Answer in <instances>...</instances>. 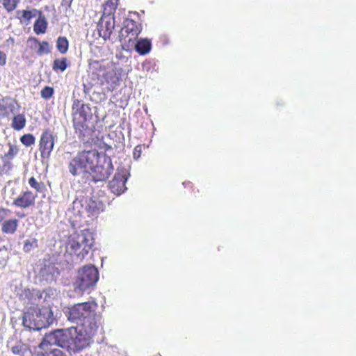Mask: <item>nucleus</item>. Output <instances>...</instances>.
Here are the masks:
<instances>
[{"mask_svg":"<svg viewBox=\"0 0 356 356\" xmlns=\"http://www.w3.org/2000/svg\"><path fill=\"white\" fill-rule=\"evenodd\" d=\"M92 114L88 104L75 99L72 104V122L79 138L88 136L92 132Z\"/></svg>","mask_w":356,"mask_h":356,"instance_id":"obj_1","label":"nucleus"},{"mask_svg":"<svg viewBox=\"0 0 356 356\" xmlns=\"http://www.w3.org/2000/svg\"><path fill=\"white\" fill-rule=\"evenodd\" d=\"M102 156L97 150L82 151L79 152L70 161L68 168L70 172L76 176L79 174H90Z\"/></svg>","mask_w":356,"mask_h":356,"instance_id":"obj_2","label":"nucleus"},{"mask_svg":"<svg viewBox=\"0 0 356 356\" xmlns=\"http://www.w3.org/2000/svg\"><path fill=\"white\" fill-rule=\"evenodd\" d=\"M52 321V312L47 308L31 307L23 314L22 324L35 330L47 327Z\"/></svg>","mask_w":356,"mask_h":356,"instance_id":"obj_3","label":"nucleus"},{"mask_svg":"<svg viewBox=\"0 0 356 356\" xmlns=\"http://www.w3.org/2000/svg\"><path fill=\"white\" fill-rule=\"evenodd\" d=\"M58 341V346L67 349L70 353H77L88 345L87 338L76 330L64 332L57 330L52 332Z\"/></svg>","mask_w":356,"mask_h":356,"instance_id":"obj_4","label":"nucleus"},{"mask_svg":"<svg viewBox=\"0 0 356 356\" xmlns=\"http://www.w3.org/2000/svg\"><path fill=\"white\" fill-rule=\"evenodd\" d=\"M59 347L54 333L46 334L35 349L33 356H67Z\"/></svg>","mask_w":356,"mask_h":356,"instance_id":"obj_5","label":"nucleus"},{"mask_svg":"<svg viewBox=\"0 0 356 356\" xmlns=\"http://www.w3.org/2000/svg\"><path fill=\"white\" fill-rule=\"evenodd\" d=\"M99 279V273L94 266H86L78 272V276L74 282L76 288L86 291L94 286Z\"/></svg>","mask_w":356,"mask_h":356,"instance_id":"obj_6","label":"nucleus"},{"mask_svg":"<svg viewBox=\"0 0 356 356\" xmlns=\"http://www.w3.org/2000/svg\"><path fill=\"white\" fill-rule=\"evenodd\" d=\"M94 301L78 303L73 305L69 310V320L73 322L82 321L91 318L97 309Z\"/></svg>","mask_w":356,"mask_h":356,"instance_id":"obj_7","label":"nucleus"},{"mask_svg":"<svg viewBox=\"0 0 356 356\" xmlns=\"http://www.w3.org/2000/svg\"><path fill=\"white\" fill-rule=\"evenodd\" d=\"M113 170V166L110 157L106 154H102L98 163L95 165L90 172L92 181L94 182L106 181Z\"/></svg>","mask_w":356,"mask_h":356,"instance_id":"obj_8","label":"nucleus"},{"mask_svg":"<svg viewBox=\"0 0 356 356\" xmlns=\"http://www.w3.org/2000/svg\"><path fill=\"white\" fill-rule=\"evenodd\" d=\"M142 26L140 23L130 18H126L123 26L119 33L120 42L129 44L134 42L140 33Z\"/></svg>","mask_w":356,"mask_h":356,"instance_id":"obj_9","label":"nucleus"},{"mask_svg":"<svg viewBox=\"0 0 356 356\" xmlns=\"http://www.w3.org/2000/svg\"><path fill=\"white\" fill-rule=\"evenodd\" d=\"M56 136L49 129H45L41 134L39 141V150L42 159H48L54 147Z\"/></svg>","mask_w":356,"mask_h":356,"instance_id":"obj_10","label":"nucleus"},{"mask_svg":"<svg viewBox=\"0 0 356 356\" xmlns=\"http://www.w3.org/2000/svg\"><path fill=\"white\" fill-rule=\"evenodd\" d=\"M9 149L3 155L1 156L0 163V175H8L13 168L12 161L17 156L19 152V147L17 145L8 143Z\"/></svg>","mask_w":356,"mask_h":356,"instance_id":"obj_11","label":"nucleus"},{"mask_svg":"<svg viewBox=\"0 0 356 356\" xmlns=\"http://www.w3.org/2000/svg\"><path fill=\"white\" fill-rule=\"evenodd\" d=\"M128 175L124 170L118 169L113 178L108 183V188L111 191L116 195H120L126 190V182Z\"/></svg>","mask_w":356,"mask_h":356,"instance_id":"obj_12","label":"nucleus"},{"mask_svg":"<svg viewBox=\"0 0 356 356\" xmlns=\"http://www.w3.org/2000/svg\"><path fill=\"white\" fill-rule=\"evenodd\" d=\"M99 35L104 40L109 39L115 28L113 16L102 15L97 25Z\"/></svg>","mask_w":356,"mask_h":356,"instance_id":"obj_13","label":"nucleus"},{"mask_svg":"<svg viewBox=\"0 0 356 356\" xmlns=\"http://www.w3.org/2000/svg\"><path fill=\"white\" fill-rule=\"evenodd\" d=\"M101 85H106L108 91H113L120 85V77L114 69L109 68L99 79Z\"/></svg>","mask_w":356,"mask_h":356,"instance_id":"obj_14","label":"nucleus"},{"mask_svg":"<svg viewBox=\"0 0 356 356\" xmlns=\"http://www.w3.org/2000/svg\"><path fill=\"white\" fill-rule=\"evenodd\" d=\"M37 194L31 191H26L13 200V205L19 208H29L35 204Z\"/></svg>","mask_w":356,"mask_h":356,"instance_id":"obj_15","label":"nucleus"},{"mask_svg":"<svg viewBox=\"0 0 356 356\" xmlns=\"http://www.w3.org/2000/svg\"><path fill=\"white\" fill-rule=\"evenodd\" d=\"M88 67L92 76L99 81L110 68L108 65L105 64L104 60H90Z\"/></svg>","mask_w":356,"mask_h":356,"instance_id":"obj_16","label":"nucleus"},{"mask_svg":"<svg viewBox=\"0 0 356 356\" xmlns=\"http://www.w3.org/2000/svg\"><path fill=\"white\" fill-rule=\"evenodd\" d=\"M15 105H19L15 99L8 98L0 99V119L6 118L10 113H13L15 111Z\"/></svg>","mask_w":356,"mask_h":356,"instance_id":"obj_17","label":"nucleus"},{"mask_svg":"<svg viewBox=\"0 0 356 356\" xmlns=\"http://www.w3.org/2000/svg\"><path fill=\"white\" fill-rule=\"evenodd\" d=\"M76 238L83 244V250L85 253H88L93 243V234L88 229H85L76 236Z\"/></svg>","mask_w":356,"mask_h":356,"instance_id":"obj_18","label":"nucleus"},{"mask_svg":"<svg viewBox=\"0 0 356 356\" xmlns=\"http://www.w3.org/2000/svg\"><path fill=\"white\" fill-rule=\"evenodd\" d=\"M41 15L42 12L37 9H32L31 10H21L17 12V17L19 19L20 22L29 24L30 20L36 17V15Z\"/></svg>","mask_w":356,"mask_h":356,"instance_id":"obj_19","label":"nucleus"},{"mask_svg":"<svg viewBox=\"0 0 356 356\" xmlns=\"http://www.w3.org/2000/svg\"><path fill=\"white\" fill-rule=\"evenodd\" d=\"M29 42L32 43L31 45V48L38 47L37 54L39 56H42L44 54H48L50 51L49 44L47 41L40 42L38 39L35 38H30L29 39Z\"/></svg>","mask_w":356,"mask_h":356,"instance_id":"obj_20","label":"nucleus"},{"mask_svg":"<svg viewBox=\"0 0 356 356\" xmlns=\"http://www.w3.org/2000/svg\"><path fill=\"white\" fill-rule=\"evenodd\" d=\"M152 48V44L148 39H140L135 44V49L140 55H146Z\"/></svg>","mask_w":356,"mask_h":356,"instance_id":"obj_21","label":"nucleus"},{"mask_svg":"<svg viewBox=\"0 0 356 356\" xmlns=\"http://www.w3.org/2000/svg\"><path fill=\"white\" fill-rule=\"evenodd\" d=\"M119 5V0H107L103 5L102 15L113 16Z\"/></svg>","mask_w":356,"mask_h":356,"instance_id":"obj_22","label":"nucleus"},{"mask_svg":"<svg viewBox=\"0 0 356 356\" xmlns=\"http://www.w3.org/2000/svg\"><path fill=\"white\" fill-rule=\"evenodd\" d=\"M83 244L76 237L70 242V248L72 252L79 257H84L88 253L83 250Z\"/></svg>","mask_w":356,"mask_h":356,"instance_id":"obj_23","label":"nucleus"},{"mask_svg":"<svg viewBox=\"0 0 356 356\" xmlns=\"http://www.w3.org/2000/svg\"><path fill=\"white\" fill-rule=\"evenodd\" d=\"M47 24L45 17L42 15H39L33 25L34 32L38 35L44 33L47 29Z\"/></svg>","mask_w":356,"mask_h":356,"instance_id":"obj_24","label":"nucleus"},{"mask_svg":"<svg viewBox=\"0 0 356 356\" xmlns=\"http://www.w3.org/2000/svg\"><path fill=\"white\" fill-rule=\"evenodd\" d=\"M21 0H0V6L8 13L13 12Z\"/></svg>","mask_w":356,"mask_h":356,"instance_id":"obj_25","label":"nucleus"},{"mask_svg":"<svg viewBox=\"0 0 356 356\" xmlns=\"http://www.w3.org/2000/svg\"><path fill=\"white\" fill-rule=\"evenodd\" d=\"M26 125V118L24 115L18 114L15 115L12 122V127L17 131L22 129Z\"/></svg>","mask_w":356,"mask_h":356,"instance_id":"obj_26","label":"nucleus"},{"mask_svg":"<svg viewBox=\"0 0 356 356\" xmlns=\"http://www.w3.org/2000/svg\"><path fill=\"white\" fill-rule=\"evenodd\" d=\"M70 63H68L67 58H62L61 59H55L53 62L52 69L57 72H63L68 67Z\"/></svg>","mask_w":356,"mask_h":356,"instance_id":"obj_27","label":"nucleus"},{"mask_svg":"<svg viewBox=\"0 0 356 356\" xmlns=\"http://www.w3.org/2000/svg\"><path fill=\"white\" fill-rule=\"evenodd\" d=\"M57 50L62 54H65L69 48V42L66 37L60 36L56 40Z\"/></svg>","mask_w":356,"mask_h":356,"instance_id":"obj_28","label":"nucleus"},{"mask_svg":"<svg viewBox=\"0 0 356 356\" xmlns=\"http://www.w3.org/2000/svg\"><path fill=\"white\" fill-rule=\"evenodd\" d=\"M11 213L8 209H0V222H17V220L10 218Z\"/></svg>","mask_w":356,"mask_h":356,"instance_id":"obj_29","label":"nucleus"},{"mask_svg":"<svg viewBox=\"0 0 356 356\" xmlns=\"http://www.w3.org/2000/svg\"><path fill=\"white\" fill-rule=\"evenodd\" d=\"M86 211L88 216L97 214L99 212V209L97 207V203L95 201L90 200L87 202Z\"/></svg>","mask_w":356,"mask_h":356,"instance_id":"obj_30","label":"nucleus"},{"mask_svg":"<svg viewBox=\"0 0 356 356\" xmlns=\"http://www.w3.org/2000/svg\"><path fill=\"white\" fill-rule=\"evenodd\" d=\"M21 143L26 147H30L35 143V138L31 134H26L20 138Z\"/></svg>","mask_w":356,"mask_h":356,"instance_id":"obj_31","label":"nucleus"},{"mask_svg":"<svg viewBox=\"0 0 356 356\" xmlns=\"http://www.w3.org/2000/svg\"><path fill=\"white\" fill-rule=\"evenodd\" d=\"M38 248V241L35 238L25 241L23 250L25 252H30L33 249Z\"/></svg>","mask_w":356,"mask_h":356,"instance_id":"obj_32","label":"nucleus"},{"mask_svg":"<svg viewBox=\"0 0 356 356\" xmlns=\"http://www.w3.org/2000/svg\"><path fill=\"white\" fill-rule=\"evenodd\" d=\"M29 184L33 188H34L36 192H42L43 184L38 182L34 177H31L29 179Z\"/></svg>","mask_w":356,"mask_h":356,"instance_id":"obj_33","label":"nucleus"},{"mask_svg":"<svg viewBox=\"0 0 356 356\" xmlns=\"http://www.w3.org/2000/svg\"><path fill=\"white\" fill-rule=\"evenodd\" d=\"M54 92V90L51 86H45L40 92L41 97L44 99H49L51 98Z\"/></svg>","mask_w":356,"mask_h":356,"instance_id":"obj_34","label":"nucleus"},{"mask_svg":"<svg viewBox=\"0 0 356 356\" xmlns=\"http://www.w3.org/2000/svg\"><path fill=\"white\" fill-rule=\"evenodd\" d=\"M17 224H3L2 230L4 233L13 234L17 229Z\"/></svg>","mask_w":356,"mask_h":356,"instance_id":"obj_35","label":"nucleus"},{"mask_svg":"<svg viewBox=\"0 0 356 356\" xmlns=\"http://www.w3.org/2000/svg\"><path fill=\"white\" fill-rule=\"evenodd\" d=\"M142 152V147L141 145H137L135 147L133 152V156L135 159H138L140 157Z\"/></svg>","mask_w":356,"mask_h":356,"instance_id":"obj_36","label":"nucleus"},{"mask_svg":"<svg viewBox=\"0 0 356 356\" xmlns=\"http://www.w3.org/2000/svg\"><path fill=\"white\" fill-rule=\"evenodd\" d=\"M7 62V55L5 52L0 50V66H4Z\"/></svg>","mask_w":356,"mask_h":356,"instance_id":"obj_37","label":"nucleus"},{"mask_svg":"<svg viewBox=\"0 0 356 356\" xmlns=\"http://www.w3.org/2000/svg\"><path fill=\"white\" fill-rule=\"evenodd\" d=\"M12 352L15 355H20L22 353V346L16 345L11 348Z\"/></svg>","mask_w":356,"mask_h":356,"instance_id":"obj_38","label":"nucleus"},{"mask_svg":"<svg viewBox=\"0 0 356 356\" xmlns=\"http://www.w3.org/2000/svg\"><path fill=\"white\" fill-rule=\"evenodd\" d=\"M73 1L74 0H61V6L63 7H65L66 8H70Z\"/></svg>","mask_w":356,"mask_h":356,"instance_id":"obj_39","label":"nucleus"},{"mask_svg":"<svg viewBox=\"0 0 356 356\" xmlns=\"http://www.w3.org/2000/svg\"><path fill=\"white\" fill-rule=\"evenodd\" d=\"M6 260H7V257H6V258H5V259H3V262H6Z\"/></svg>","mask_w":356,"mask_h":356,"instance_id":"obj_40","label":"nucleus"}]
</instances>
